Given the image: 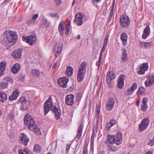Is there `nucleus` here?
<instances>
[{"label": "nucleus", "mask_w": 154, "mask_h": 154, "mask_svg": "<svg viewBox=\"0 0 154 154\" xmlns=\"http://www.w3.org/2000/svg\"><path fill=\"white\" fill-rule=\"evenodd\" d=\"M35 126L34 125L32 127L33 128V129H30L31 130H32L35 133L38 134L40 133V129L38 128L36 125L35 124Z\"/></svg>", "instance_id": "34"}, {"label": "nucleus", "mask_w": 154, "mask_h": 154, "mask_svg": "<svg viewBox=\"0 0 154 154\" xmlns=\"http://www.w3.org/2000/svg\"><path fill=\"white\" fill-rule=\"evenodd\" d=\"M56 4L57 5H59L61 2V0H55Z\"/></svg>", "instance_id": "58"}, {"label": "nucleus", "mask_w": 154, "mask_h": 154, "mask_svg": "<svg viewBox=\"0 0 154 154\" xmlns=\"http://www.w3.org/2000/svg\"><path fill=\"white\" fill-rule=\"evenodd\" d=\"M140 103V100H137V102L136 103V104L137 106L138 107L139 106Z\"/></svg>", "instance_id": "61"}, {"label": "nucleus", "mask_w": 154, "mask_h": 154, "mask_svg": "<svg viewBox=\"0 0 154 154\" xmlns=\"http://www.w3.org/2000/svg\"><path fill=\"white\" fill-rule=\"evenodd\" d=\"M121 39L122 40L123 45L125 46L126 45L127 41V35L125 33H122L121 35Z\"/></svg>", "instance_id": "26"}, {"label": "nucleus", "mask_w": 154, "mask_h": 154, "mask_svg": "<svg viewBox=\"0 0 154 154\" xmlns=\"http://www.w3.org/2000/svg\"><path fill=\"white\" fill-rule=\"evenodd\" d=\"M8 84L6 82H2L0 83V89L5 88L7 86Z\"/></svg>", "instance_id": "37"}, {"label": "nucleus", "mask_w": 154, "mask_h": 154, "mask_svg": "<svg viewBox=\"0 0 154 154\" xmlns=\"http://www.w3.org/2000/svg\"><path fill=\"white\" fill-rule=\"evenodd\" d=\"M36 36L34 35H31L25 37H23V41L29 43L30 45L34 44L36 41Z\"/></svg>", "instance_id": "9"}, {"label": "nucleus", "mask_w": 154, "mask_h": 154, "mask_svg": "<svg viewBox=\"0 0 154 154\" xmlns=\"http://www.w3.org/2000/svg\"><path fill=\"white\" fill-rule=\"evenodd\" d=\"M134 92V91L132 90L131 89L129 88L128 89L127 94L128 95H130L131 94Z\"/></svg>", "instance_id": "46"}, {"label": "nucleus", "mask_w": 154, "mask_h": 154, "mask_svg": "<svg viewBox=\"0 0 154 154\" xmlns=\"http://www.w3.org/2000/svg\"><path fill=\"white\" fill-rule=\"evenodd\" d=\"M38 14H36L34 15L32 17V19L33 20H36L38 17Z\"/></svg>", "instance_id": "53"}, {"label": "nucleus", "mask_w": 154, "mask_h": 154, "mask_svg": "<svg viewBox=\"0 0 154 154\" xmlns=\"http://www.w3.org/2000/svg\"><path fill=\"white\" fill-rule=\"evenodd\" d=\"M101 0H92V2L94 4H96L100 2Z\"/></svg>", "instance_id": "59"}, {"label": "nucleus", "mask_w": 154, "mask_h": 154, "mask_svg": "<svg viewBox=\"0 0 154 154\" xmlns=\"http://www.w3.org/2000/svg\"><path fill=\"white\" fill-rule=\"evenodd\" d=\"M82 97V94L81 93H78L76 95V97L78 101L80 100Z\"/></svg>", "instance_id": "43"}, {"label": "nucleus", "mask_w": 154, "mask_h": 154, "mask_svg": "<svg viewBox=\"0 0 154 154\" xmlns=\"http://www.w3.org/2000/svg\"><path fill=\"white\" fill-rule=\"evenodd\" d=\"M148 101L147 99L146 98H144L142 100V104H147L146 103Z\"/></svg>", "instance_id": "52"}, {"label": "nucleus", "mask_w": 154, "mask_h": 154, "mask_svg": "<svg viewBox=\"0 0 154 154\" xmlns=\"http://www.w3.org/2000/svg\"><path fill=\"white\" fill-rule=\"evenodd\" d=\"M62 47L61 46H58L57 44L54 46L53 50L54 53L56 57H57L60 55L62 51Z\"/></svg>", "instance_id": "22"}, {"label": "nucleus", "mask_w": 154, "mask_h": 154, "mask_svg": "<svg viewBox=\"0 0 154 154\" xmlns=\"http://www.w3.org/2000/svg\"><path fill=\"white\" fill-rule=\"evenodd\" d=\"M74 72V69L73 68L70 66L67 67L66 69V73L68 76L72 75Z\"/></svg>", "instance_id": "29"}, {"label": "nucleus", "mask_w": 154, "mask_h": 154, "mask_svg": "<svg viewBox=\"0 0 154 154\" xmlns=\"http://www.w3.org/2000/svg\"><path fill=\"white\" fill-rule=\"evenodd\" d=\"M53 103L52 101V98L50 97L44 104V114L47 115L48 112L52 109Z\"/></svg>", "instance_id": "6"}, {"label": "nucleus", "mask_w": 154, "mask_h": 154, "mask_svg": "<svg viewBox=\"0 0 154 154\" xmlns=\"http://www.w3.org/2000/svg\"><path fill=\"white\" fill-rule=\"evenodd\" d=\"M110 123L111 126H113L116 123V121L114 120H111L110 121Z\"/></svg>", "instance_id": "55"}, {"label": "nucleus", "mask_w": 154, "mask_h": 154, "mask_svg": "<svg viewBox=\"0 0 154 154\" xmlns=\"http://www.w3.org/2000/svg\"><path fill=\"white\" fill-rule=\"evenodd\" d=\"M113 12H112V11H110V14H109V17L108 18V21H109V22L111 20V19L112 17V16H113Z\"/></svg>", "instance_id": "47"}, {"label": "nucleus", "mask_w": 154, "mask_h": 154, "mask_svg": "<svg viewBox=\"0 0 154 154\" xmlns=\"http://www.w3.org/2000/svg\"><path fill=\"white\" fill-rule=\"evenodd\" d=\"M83 18V15L81 13H77L75 15L74 21L78 25L81 26L82 24Z\"/></svg>", "instance_id": "13"}, {"label": "nucleus", "mask_w": 154, "mask_h": 154, "mask_svg": "<svg viewBox=\"0 0 154 154\" xmlns=\"http://www.w3.org/2000/svg\"><path fill=\"white\" fill-rule=\"evenodd\" d=\"M70 147V145L69 144H67L66 145V150L67 152L69 150V149Z\"/></svg>", "instance_id": "56"}, {"label": "nucleus", "mask_w": 154, "mask_h": 154, "mask_svg": "<svg viewBox=\"0 0 154 154\" xmlns=\"http://www.w3.org/2000/svg\"><path fill=\"white\" fill-rule=\"evenodd\" d=\"M122 56L121 59L123 60V62L126 61V58L127 57V54L126 52V50L124 48L122 50Z\"/></svg>", "instance_id": "32"}, {"label": "nucleus", "mask_w": 154, "mask_h": 154, "mask_svg": "<svg viewBox=\"0 0 154 154\" xmlns=\"http://www.w3.org/2000/svg\"><path fill=\"white\" fill-rule=\"evenodd\" d=\"M106 46L103 45V47L100 51V54H102V53L106 50Z\"/></svg>", "instance_id": "51"}, {"label": "nucleus", "mask_w": 154, "mask_h": 154, "mask_svg": "<svg viewBox=\"0 0 154 154\" xmlns=\"http://www.w3.org/2000/svg\"><path fill=\"white\" fill-rule=\"evenodd\" d=\"M109 38V35L108 34H106V36L105 38V40H107Z\"/></svg>", "instance_id": "63"}, {"label": "nucleus", "mask_w": 154, "mask_h": 154, "mask_svg": "<svg viewBox=\"0 0 154 154\" xmlns=\"http://www.w3.org/2000/svg\"><path fill=\"white\" fill-rule=\"evenodd\" d=\"M34 150L35 152H39L41 150V148L38 145L36 144L34 146Z\"/></svg>", "instance_id": "39"}, {"label": "nucleus", "mask_w": 154, "mask_h": 154, "mask_svg": "<svg viewBox=\"0 0 154 154\" xmlns=\"http://www.w3.org/2000/svg\"><path fill=\"white\" fill-rule=\"evenodd\" d=\"M19 95V92L17 90L14 91L12 94L10 96L9 100L10 101L16 100Z\"/></svg>", "instance_id": "27"}, {"label": "nucleus", "mask_w": 154, "mask_h": 154, "mask_svg": "<svg viewBox=\"0 0 154 154\" xmlns=\"http://www.w3.org/2000/svg\"><path fill=\"white\" fill-rule=\"evenodd\" d=\"M154 82V76L153 75H149L147 77V80L145 82L146 87L152 85Z\"/></svg>", "instance_id": "19"}, {"label": "nucleus", "mask_w": 154, "mask_h": 154, "mask_svg": "<svg viewBox=\"0 0 154 154\" xmlns=\"http://www.w3.org/2000/svg\"><path fill=\"white\" fill-rule=\"evenodd\" d=\"M53 111L55 113V117L56 119H58L61 115V110L60 107L57 103H55L53 107Z\"/></svg>", "instance_id": "10"}, {"label": "nucleus", "mask_w": 154, "mask_h": 154, "mask_svg": "<svg viewBox=\"0 0 154 154\" xmlns=\"http://www.w3.org/2000/svg\"><path fill=\"white\" fill-rule=\"evenodd\" d=\"M43 25L45 27H49L50 25V23L48 21L47 19L44 18L43 20Z\"/></svg>", "instance_id": "36"}, {"label": "nucleus", "mask_w": 154, "mask_h": 154, "mask_svg": "<svg viewBox=\"0 0 154 154\" xmlns=\"http://www.w3.org/2000/svg\"><path fill=\"white\" fill-rule=\"evenodd\" d=\"M6 65V62L5 61H2L0 63V77L5 72Z\"/></svg>", "instance_id": "20"}, {"label": "nucleus", "mask_w": 154, "mask_h": 154, "mask_svg": "<svg viewBox=\"0 0 154 154\" xmlns=\"http://www.w3.org/2000/svg\"><path fill=\"white\" fill-rule=\"evenodd\" d=\"M137 84L136 83H134L131 86V88L134 91L137 88Z\"/></svg>", "instance_id": "45"}, {"label": "nucleus", "mask_w": 154, "mask_h": 154, "mask_svg": "<svg viewBox=\"0 0 154 154\" xmlns=\"http://www.w3.org/2000/svg\"><path fill=\"white\" fill-rule=\"evenodd\" d=\"M57 63H56L54 64V65L53 66V69H55L57 67Z\"/></svg>", "instance_id": "64"}, {"label": "nucleus", "mask_w": 154, "mask_h": 154, "mask_svg": "<svg viewBox=\"0 0 154 154\" xmlns=\"http://www.w3.org/2000/svg\"><path fill=\"white\" fill-rule=\"evenodd\" d=\"M19 154H29L28 152L25 149H21L18 151Z\"/></svg>", "instance_id": "40"}, {"label": "nucleus", "mask_w": 154, "mask_h": 154, "mask_svg": "<svg viewBox=\"0 0 154 154\" xmlns=\"http://www.w3.org/2000/svg\"><path fill=\"white\" fill-rule=\"evenodd\" d=\"M51 16L53 17H58V18L59 17V15L57 13L51 14Z\"/></svg>", "instance_id": "57"}, {"label": "nucleus", "mask_w": 154, "mask_h": 154, "mask_svg": "<svg viewBox=\"0 0 154 154\" xmlns=\"http://www.w3.org/2000/svg\"><path fill=\"white\" fill-rule=\"evenodd\" d=\"M100 106H97V108H96V111L97 112V115H98L100 114Z\"/></svg>", "instance_id": "48"}, {"label": "nucleus", "mask_w": 154, "mask_h": 154, "mask_svg": "<svg viewBox=\"0 0 154 154\" xmlns=\"http://www.w3.org/2000/svg\"><path fill=\"white\" fill-rule=\"evenodd\" d=\"M87 148L85 147H84L83 149V154H87Z\"/></svg>", "instance_id": "54"}, {"label": "nucleus", "mask_w": 154, "mask_h": 154, "mask_svg": "<svg viewBox=\"0 0 154 154\" xmlns=\"http://www.w3.org/2000/svg\"><path fill=\"white\" fill-rule=\"evenodd\" d=\"M7 100V96L6 94L4 93H0V101L4 102Z\"/></svg>", "instance_id": "30"}, {"label": "nucleus", "mask_w": 154, "mask_h": 154, "mask_svg": "<svg viewBox=\"0 0 154 154\" xmlns=\"http://www.w3.org/2000/svg\"><path fill=\"white\" fill-rule=\"evenodd\" d=\"M83 127V125L82 124L79 125L77 131V133L75 138L79 139L82 136Z\"/></svg>", "instance_id": "25"}, {"label": "nucleus", "mask_w": 154, "mask_h": 154, "mask_svg": "<svg viewBox=\"0 0 154 154\" xmlns=\"http://www.w3.org/2000/svg\"><path fill=\"white\" fill-rule=\"evenodd\" d=\"M24 123L29 129H33L32 127L35 125V122L33 117L29 114H27L25 116Z\"/></svg>", "instance_id": "5"}, {"label": "nucleus", "mask_w": 154, "mask_h": 154, "mask_svg": "<svg viewBox=\"0 0 154 154\" xmlns=\"http://www.w3.org/2000/svg\"><path fill=\"white\" fill-rule=\"evenodd\" d=\"M141 105V109L143 111H146L148 107V106L147 104H142Z\"/></svg>", "instance_id": "41"}, {"label": "nucleus", "mask_w": 154, "mask_h": 154, "mask_svg": "<svg viewBox=\"0 0 154 154\" xmlns=\"http://www.w3.org/2000/svg\"><path fill=\"white\" fill-rule=\"evenodd\" d=\"M4 43L9 47L15 44L17 38V33L10 30L5 31L4 32Z\"/></svg>", "instance_id": "2"}, {"label": "nucleus", "mask_w": 154, "mask_h": 154, "mask_svg": "<svg viewBox=\"0 0 154 154\" xmlns=\"http://www.w3.org/2000/svg\"><path fill=\"white\" fill-rule=\"evenodd\" d=\"M150 28L149 26L148 25L145 28L143 33L142 35V38L143 39L146 38L149 35Z\"/></svg>", "instance_id": "24"}, {"label": "nucleus", "mask_w": 154, "mask_h": 154, "mask_svg": "<svg viewBox=\"0 0 154 154\" xmlns=\"http://www.w3.org/2000/svg\"><path fill=\"white\" fill-rule=\"evenodd\" d=\"M18 102L21 107V109L23 110L26 109L29 105L28 101L23 97H21L19 100Z\"/></svg>", "instance_id": "11"}, {"label": "nucleus", "mask_w": 154, "mask_h": 154, "mask_svg": "<svg viewBox=\"0 0 154 154\" xmlns=\"http://www.w3.org/2000/svg\"><path fill=\"white\" fill-rule=\"evenodd\" d=\"M102 54H100L99 58L98 60V62L96 64L97 66H98V67L100 66V63L102 59Z\"/></svg>", "instance_id": "42"}, {"label": "nucleus", "mask_w": 154, "mask_h": 154, "mask_svg": "<svg viewBox=\"0 0 154 154\" xmlns=\"http://www.w3.org/2000/svg\"><path fill=\"white\" fill-rule=\"evenodd\" d=\"M14 114L13 112H11L6 116V119L8 120H12L14 118Z\"/></svg>", "instance_id": "33"}, {"label": "nucleus", "mask_w": 154, "mask_h": 154, "mask_svg": "<svg viewBox=\"0 0 154 154\" xmlns=\"http://www.w3.org/2000/svg\"><path fill=\"white\" fill-rule=\"evenodd\" d=\"M140 46L145 48H147L150 46V44L149 42H141L140 43Z\"/></svg>", "instance_id": "35"}, {"label": "nucleus", "mask_w": 154, "mask_h": 154, "mask_svg": "<svg viewBox=\"0 0 154 154\" xmlns=\"http://www.w3.org/2000/svg\"><path fill=\"white\" fill-rule=\"evenodd\" d=\"M68 81V79L63 77L59 78L58 80V83L59 85L63 88L66 87L67 83Z\"/></svg>", "instance_id": "17"}, {"label": "nucleus", "mask_w": 154, "mask_h": 154, "mask_svg": "<svg viewBox=\"0 0 154 154\" xmlns=\"http://www.w3.org/2000/svg\"><path fill=\"white\" fill-rule=\"evenodd\" d=\"M66 32L65 33L66 35H67L69 33V28H67V26L66 27Z\"/></svg>", "instance_id": "62"}, {"label": "nucleus", "mask_w": 154, "mask_h": 154, "mask_svg": "<svg viewBox=\"0 0 154 154\" xmlns=\"http://www.w3.org/2000/svg\"><path fill=\"white\" fill-rule=\"evenodd\" d=\"M22 50L21 49H19L15 51L12 54V56L15 59H18L21 57Z\"/></svg>", "instance_id": "21"}, {"label": "nucleus", "mask_w": 154, "mask_h": 154, "mask_svg": "<svg viewBox=\"0 0 154 154\" xmlns=\"http://www.w3.org/2000/svg\"><path fill=\"white\" fill-rule=\"evenodd\" d=\"M94 136L93 135H92L91 140V146L93 145L94 143Z\"/></svg>", "instance_id": "50"}, {"label": "nucleus", "mask_w": 154, "mask_h": 154, "mask_svg": "<svg viewBox=\"0 0 154 154\" xmlns=\"http://www.w3.org/2000/svg\"><path fill=\"white\" fill-rule=\"evenodd\" d=\"M74 96L73 95H67L65 98V103L67 105H72L74 103Z\"/></svg>", "instance_id": "15"}, {"label": "nucleus", "mask_w": 154, "mask_h": 154, "mask_svg": "<svg viewBox=\"0 0 154 154\" xmlns=\"http://www.w3.org/2000/svg\"><path fill=\"white\" fill-rule=\"evenodd\" d=\"M107 41H108L107 40H104L103 45L106 46V45L107 44Z\"/></svg>", "instance_id": "60"}, {"label": "nucleus", "mask_w": 154, "mask_h": 154, "mask_svg": "<svg viewBox=\"0 0 154 154\" xmlns=\"http://www.w3.org/2000/svg\"><path fill=\"white\" fill-rule=\"evenodd\" d=\"M19 140L20 142L24 146L27 145L29 141L28 137L23 133L20 134Z\"/></svg>", "instance_id": "12"}, {"label": "nucleus", "mask_w": 154, "mask_h": 154, "mask_svg": "<svg viewBox=\"0 0 154 154\" xmlns=\"http://www.w3.org/2000/svg\"><path fill=\"white\" fill-rule=\"evenodd\" d=\"M147 144L151 146H152L154 145V141L153 139L149 140L147 143Z\"/></svg>", "instance_id": "44"}, {"label": "nucleus", "mask_w": 154, "mask_h": 154, "mask_svg": "<svg viewBox=\"0 0 154 154\" xmlns=\"http://www.w3.org/2000/svg\"><path fill=\"white\" fill-rule=\"evenodd\" d=\"M87 67V63L85 62H83L79 68L77 75V79L79 82L83 81L85 75Z\"/></svg>", "instance_id": "3"}, {"label": "nucleus", "mask_w": 154, "mask_h": 154, "mask_svg": "<svg viewBox=\"0 0 154 154\" xmlns=\"http://www.w3.org/2000/svg\"><path fill=\"white\" fill-rule=\"evenodd\" d=\"M65 23L64 22L62 21L59 24L58 26V29L60 34L62 35L63 33V31L64 29V26H63Z\"/></svg>", "instance_id": "28"}, {"label": "nucleus", "mask_w": 154, "mask_h": 154, "mask_svg": "<svg viewBox=\"0 0 154 154\" xmlns=\"http://www.w3.org/2000/svg\"><path fill=\"white\" fill-rule=\"evenodd\" d=\"M130 20L129 17L127 15H122L120 18V23L121 26L125 28L129 27L130 24Z\"/></svg>", "instance_id": "4"}, {"label": "nucleus", "mask_w": 154, "mask_h": 154, "mask_svg": "<svg viewBox=\"0 0 154 154\" xmlns=\"http://www.w3.org/2000/svg\"><path fill=\"white\" fill-rule=\"evenodd\" d=\"M20 67V65L17 63H16L12 67L11 71L12 72L13 74L17 73Z\"/></svg>", "instance_id": "23"}, {"label": "nucleus", "mask_w": 154, "mask_h": 154, "mask_svg": "<svg viewBox=\"0 0 154 154\" xmlns=\"http://www.w3.org/2000/svg\"><path fill=\"white\" fill-rule=\"evenodd\" d=\"M125 76L122 75L119 76L117 80V86L120 89H122L124 87V81L125 80Z\"/></svg>", "instance_id": "16"}, {"label": "nucleus", "mask_w": 154, "mask_h": 154, "mask_svg": "<svg viewBox=\"0 0 154 154\" xmlns=\"http://www.w3.org/2000/svg\"><path fill=\"white\" fill-rule=\"evenodd\" d=\"M114 104V99L112 98H110L106 103L107 109L108 110H111L113 108Z\"/></svg>", "instance_id": "18"}, {"label": "nucleus", "mask_w": 154, "mask_h": 154, "mask_svg": "<svg viewBox=\"0 0 154 154\" xmlns=\"http://www.w3.org/2000/svg\"><path fill=\"white\" fill-rule=\"evenodd\" d=\"M8 82H10L11 83H12L13 82V80L12 79L9 77H6L5 78Z\"/></svg>", "instance_id": "49"}, {"label": "nucleus", "mask_w": 154, "mask_h": 154, "mask_svg": "<svg viewBox=\"0 0 154 154\" xmlns=\"http://www.w3.org/2000/svg\"><path fill=\"white\" fill-rule=\"evenodd\" d=\"M122 134L119 132L114 135H109L108 136L105 143L107 145L108 153L115 152L118 150V147L115 145H119L122 141Z\"/></svg>", "instance_id": "1"}, {"label": "nucleus", "mask_w": 154, "mask_h": 154, "mask_svg": "<svg viewBox=\"0 0 154 154\" xmlns=\"http://www.w3.org/2000/svg\"><path fill=\"white\" fill-rule=\"evenodd\" d=\"M149 124V121L148 119H143L139 125V131L140 132H142L144 131L147 128Z\"/></svg>", "instance_id": "8"}, {"label": "nucleus", "mask_w": 154, "mask_h": 154, "mask_svg": "<svg viewBox=\"0 0 154 154\" xmlns=\"http://www.w3.org/2000/svg\"><path fill=\"white\" fill-rule=\"evenodd\" d=\"M115 78L114 72L112 71H109L106 75V81L109 88L112 87V81Z\"/></svg>", "instance_id": "7"}, {"label": "nucleus", "mask_w": 154, "mask_h": 154, "mask_svg": "<svg viewBox=\"0 0 154 154\" xmlns=\"http://www.w3.org/2000/svg\"><path fill=\"white\" fill-rule=\"evenodd\" d=\"M31 73L32 75L35 77H37L40 75V72L39 70L35 69H32Z\"/></svg>", "instance_id": "31"}, {"label": "nucleus", "mask_w": 154, "mask_h": 154, "mask_svg": "<svg viewBox=\"0 0 154 154\" xmlns=\"http://www.w3.org/2000/svg\"><path fill=\"white\" fill-rule=\"evenodd\" d=\"M145 91V89L143 87L140 88L138 90L137 94H143Z\"/></svg>", "instance_id": "38"}, {"label": "nucleus", "mask_w": 154, "mask_h": 154, "mask_svg": "<svg viewBox=\"0 0 154 154\" xmlns=\"http://www.w3.org/2000/svg\"><path fill=\"white\" fill-rule=\"evenodd\" d=\"M148 66L147 63H143L140 65V70L137 72V73L139 75H143L146 71L148 69Z\"/></svg>", "instance_id": "14"}]
</instances>
